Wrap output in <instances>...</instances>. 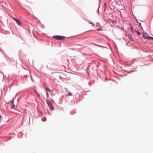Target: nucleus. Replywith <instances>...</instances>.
Masks as SVG:
<instances>
[{"label": "nucleus", "instance_id": "1", "mask_svg": "<svg viewBox=\"0 0 153 153\" xmlns=\"http://www.w3.org/2000/svg\"><path fill=\"white\" fill-rule=\"evenodd\" d=\"M53 38L54 39L58 40H63L65 39V37L64 36L56 35L53 36Z\"/></svg>", "mask_w": 153, "mask_h": 153}, {"label": "nucleus", "instance_id": "2", "mask_svg": "<svg viewBox=\"0 0 153 153\" xmlns=\"http://www.w3.org/2000/svg\"><path fill=\"white\" fill-rule=\"evenodd\" d=\"M47 103L51 111L53 110H54V108L51 103L48 101H47Z\"/></svg>", "mask_w": 153, "mask_h": 153}, {"label": "nucleus", "instance_id": "3", "mask_svg": "<svg viewBox=\"0 0 153 153\" xmlns=\"http://www.w3.org/2000/svg\"><path fill=\"white\" fill-rule=\"evenodd\" d=\"M14 99H13V100H12L10 102L11 103V108L12 109H13L15 107V106L14 104Z\"/></svg>", "mask_w": 153, "mask_h": 153}, {"label": "nucleus", "instance_id": "4", "mask_svg": "<svg viewBox=\"0 0 153 153\" xmlns=\"http://www.w3.org/2000/svg\"><path fill=\"white\" fill-rule=\"evenodd\" d=\"M13 19L14 21H15L16 22V23L19 25H21V22L19 20L15 18H13Z\"/></svg>", "mask_w": 153, "mask_h": 153}, {"label": "nucleus", "instance_id": "5", "mask_svg": "<svg viewBox=\"0 0 153 153\" xmlns=\"http://www.w3.org/2000/svg\"><path fill=\"white\" fill-rule=\"evenodd\" d=\"M143 36L144 39H149V37L147 36V35L146 34L143 33Z\"/></svg>", "mask_w": 153, "mask_h": 153}, {"label": "nucleus", "instance_id": "6", "mask_svg": "<svg viewBox=\"0 0 153 153\" xmlns=\"http://www.w3.org/2000/svg\"><path fill=\"white\" fill-rule=\"evenodd\" d=\"M127 37L130 40H132L133 39L132 36L130 34H128Z\"/></svg>", "mask_w": 153, "mask_h": 153}, {"label": "nucleus", "instance_id": "7", "mask_svg": "<svg viewBox=\"0 0 153 153\" xmlns=\"http://www.w3.org/2000/svg\"><path fill=\"white\" fill-rule=\"evenodd\" d=\"M45 89L46 90L50 92L51 91L50 89L48 86H47L45 87Z\"/></svg>", "mask_w": 153, "mask_h": 153}, {"label": "nucleus", "instance_id": "8", "mask_svg": "<svg viewBox=\"0 0 153 153\" xmlns=\"http://www.w3.org/2000/svg\"><path fill=\"white\" fill-rule=\"evenodd\" d=\"M68 96H72V94L70 92H68Z\"/></svg>", "mask_w": 153, "mask_h": 153}, {"label": "nucleus", "instance_id": "9", "mask_svg": "<svg viewBox=\"0 0 153 153\" xmlns=\"http://www.w3.org/2000/svg\"><path fill=\"white\" fill-rule=\"evenodd\" d=\"M136 32H137V34L139 35L140 34V33L139 31H136Z\"/></svg>", "mask_w": 153, "mask_h": 153}, {"label": "nucleus", "instance_id": "10", "mask_svg": "<svg viewBox=\"0 0 153 153\" xmlns=\"http://www.w3.org/2000/svg\"><path fill=\"white\" fill-rule=\"evenodd\" d=\"M112 22L113 23H114V24H115V23H117V22L116 21H112Z\"/></svg>", "mask_w": 153, "mask_h": 153}, {"label": "nucleus", "instance_id": "11", "mask_svg": "<svg viewBox=\"0 0 153 153\" xmlns=\"http://www.w3.org/2000/svg\"><path fill=\"white\" fill-rule=\"evenodd\" d=\"M149 38V39H152V40H153V37H150Z\"/></svg>", "mask_w": 153, "mask_h": 153}, {"label": "nucleus", "instance_id": "12", "mask_svg": "<svg viewBox=\"0 0 153 153\" xmlns=\"http://www.w3.org/2000/svg\"><path fill=\"white\" fill-rule=\"evenodd\" d=\"M101 29L100 28H98V29H97V31H99L100 30H101Z\"/></svg>", "mask_w": 153, "mask_h": 153}, {"label": "nucleus", "instance_id": "13", "mask_svg": "<svg viewBox=\"0 0 153 153\" xmlns=\"http://www.w3.org/2000/svg\"><path fill=\"white\" fill-rule=\"evenodd\" d=\"M97 45V46H100L99 45Z\"/></svg>", "mask_w": 153, "mask_h": 153}, {"label": "nucleus", "instance_id": "14", "mask_svg": "<svg viewBox=\"0 0 153 153\" xmlns=\"http://www.w3.org/2000/svg\"><path fill=\"white\" fill-rule=\"evenodd\" d=\"M104 4H105V5H106V3H105H105H104Z\"/></svg>", "mask_w": 153, "mask_h": 153}, {"label": "nucleus", "instance_id": "15", "mask_svg": "<svg viewBox=\"0 0 153 153\" xmlns=\"http://www.w3.org/2000/svg\"><path fill=\"white\" fill-rule=\"evenodd\" d=\"M131 30H132V27H131Z\"/></svg>", "mask_w": 153, "mask_h": 153}]
</instances>
